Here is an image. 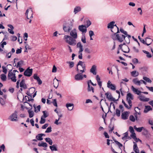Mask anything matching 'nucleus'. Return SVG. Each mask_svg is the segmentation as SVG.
<instances>
[{
	"instance_id": "obj_1",
	"label": "nucleus",
	"mask_w": 153,
	"mask_h": 153,
	"mask_svg": "<svg viewBox=\"0 0 153 153\" xmlns=\"http://www.w3.org/2000/svg\"><path fill=\"white\" fill-rule=\"evenodd\" d=\"M111 31L112 32L114 33L111 36L112 39L114 40H117L119 42H123L125 39L126 36L120 33L116 34L117 33L114 32L112 30H111Z\"/></svg>"
},
{
	"instance_id": "obj_2",
	"label": "nucleus",
	"mask_w": 153,
	"mask_h": 153,
	"mask_svg": "<svg viewBox=\"0 0 153 153\" xmlns=\"http://www.w3.org/2000/svg\"><path fill=\"white\" fill-rule=\"evenodd\" d=\"M63 39L66 42L70 45L74 46L76 44V39L69 35L64 36Z\"/></svg>"
},
{
	"instance_id": "obj_3",
	"label": "nucleus",
	"mask_w": 153,
	"mask_h": 153,
	"mask_svg": "<svg viewBox=\"0 0 153 153\" xmlns=\"http://www.w3.org/2000/svg\"><path fill=\"white\" fill-rule=\"evenodd\" d=\"M77 70L78 72L83 73L86 71L85 65L84 62L79 61L77 65Z\"/></svg>"
},
{
	"instance_id": "obj_4",
	"label": "nucleus",
	"mask_w": 153,
	"mask_h": 153,
	"mask_svg": "<svg viewBox=\"0 0 153 153\" xmlns=\"http://www.w3.org/2000/svg\"><path fill=\"white\" fill-rule=\"evenodd\" d=\"M121 49L122 51L124 53H127L129 52L130 49L128 46L123 43V44H121L119 45L118 49Z\"/></svg>"
},
{
	"instance_id": "obj_5",
	"label": "nucleus",
	"mask_w": 153,
	"mask_h": 153,
	"mask_svg": "<svg viewBox=\"0 0 153 153\" xmlns=\"http://www.w3.org/2000/svg\"><path fill=\"white\" fill-rule=\"evenodd\" d=\"M78 73L76 74L74 77V79L76 81L82 80L84 78H86L87 76L85 74H83L81 72H78Z\"/></svg>"
},
{
	"instance_id": "obj_6",
	"label": "nucleus",
	"mask_w": 153,
	"mask_h": 153,
	"mask_svg": "<svg viewBox=\"0 0 153 153\" xmlns=\"http://www.w3.org/2000/svg\"><path fill=\"white\" fill-rule=\"evenodd\" d=\"M8 79H11L14 82L16 81L15 74L11 72H9L8 74Z\"/></svg>"
},
{
	"instance_id": "obj_7",
	"label": "nucleus",
	"mask_w": 153,
	"mask_h": 153,
	"mask_svg": "<svg viewBox=\"0 0 153 153\" xmlns=\"http://www.w3.org/2000/svg\"><path fill=\"white\" fill-rule=\"evenodd\" d=\"M134 98L133 95L130 93H128L126 96L128 104L130 106H132V102L131 100H133Z\"/></svg>"
},
{
	"instance_id": "obj_8",
	"label": "nucleus",
	"mask_w": 153,
	"mask_h": 153,
	"mask_svg": "<svg viewBox=\"0 0 153 153\" xmlns=\"http://www.w3.org/2000/svg\"><path fill=\"white\" fill-rule=\"evenodd\" d=\"M17 112L15 111L9 117V119L12 121H16L17 120Z\"/></svg>"
},
{
	"instance_id": "obj_9",
	"label": "nucleus",
	"mask_w": 153,
	"mask_h": 153,
	"mask_svg": "<svg viewBox=\"0 0 153 153\" xmlns=\"http://www.w3.org/2000/svg\"><path fill=\"white\" fill-rule=\"evenodd\" d=\"M70 36L74 38L75 39L77 38V31L76 28H74L70 32Z\"/></svg>"
},
{
	"instance_id": "obj_10",
	"label": "nucleus",
	"mask_w": 153,
	"mask_h": 153,
	"mask_svg": "<svg viewBox=\"0 0 153 153\" xmlns=\"http://www.w3.org/2000/svg\"><path fill=\"white\" fill-rule=\"evenodd\" d=\"M114 26H115L117 29V31L116 33H119V28L116 25H115L114 22L112 21L108 23V25L107 28L112 29Z\"/></svg>"
},
{
	"instance_id": "obj_11",
	"label": "nucleus",
	"mask_w": 153,
	"mask_h": 153,
	"mask_svg": "<svg viewBox=\"0 0 153 153\" xmlns=\"http://www.w3.org/2000/svg\"><path fill=\"white\" fill-rule=\"evenodd\" d=\"M73 27V25L72 24L67 25L66 26H64L63 28L65 32L69 33L72 30Z\"/></svg>"
},
{
	"instance_id": "obj_12",
	"label": "nucleus",
	"mask_w": 153,
	"mask_h": 153,
	"mask_svg": "<svg viewBox=\"0 0 153 153\" xmlns=\"http://www.w3.org/2000/svg\"><path fill=\"white\" fill-rule=\"evenodd\" d=\"M107 87L112 90L115 91L116 89L115 85L112 84L110 80H109L107 83Z\"/></svg>"
},
{
	"instance_id": "obj_13",
	"label": "nucleus",
	"mask_w": 153,
	"mask_h": 153,
	"mask_svg": "<svg viewBox=\"0 0 153 153\" xmlns=\"http://www.w3.org/2000/svg\"><path fill=\"white\" fill-rule=\"evenodd\" d=\"M105 95L106 98L110 101L115 102L118 100V99L115 100L114 98L113 97L111 94L110 93L107 92L106 93Z\"/></svg>"
},
{
	"instance_id": "obj_14",
	"label": "nucleus",
	"mask_w": 153,
	"mask_h": 153,
	"mask_svg": "<svg viewBox=\"0 0 153 153\" xmlns=\"http://www.w3.org/2000/svg\"><path fill=\"white\" fill-rule=\"evenodd\" d=\"M32 69L28 68L25 71L24 75L26 76H30L32 75Z\"/></svg>"
},
{
	"instance_id": "obj_15",
	"label": "nucleus",
	"mask_w": 153,
	"mask_h": 153,
	"mask_svg": "<svg viewBox=\"0 0 153 153\" xmlns=\"http://www.w3.org/2000/svg\"><path fill=\"white\" fill-rule=\"evenodd\" d=\"M129 112L126 111L123 112L121 114V118L124 120H126L128 118Z\"/></svg>"
},
{
	"instance_id": "obj_16",
	"label": "nucleus",
	"mask_w": 153,
	"mask_h": 153,
	"mask_svg": "<svg viewBox=\"0 0 153 153\" xmlns=\"http://www.w3.org/2000/svg\"><path fill=\"white\" fill-rule=\"evenodd\" d=\"M87 27L85 25H82L78 26L79 30L82 33H86L87 31Z\"/></svg>"
},
{
	"instance_id": "obj_17",
	"label": "nucleus",
	"mask_w": 153,
	"mask_h": 153,
	"mask_svg": "<svg viewBox=\"0 0 153 153\" xmlns=\"http://www.w3.org/2000/svg\"><path fill=\"white\" fill-rule=\"evenodd\" d=\"M29 12V15L30 16V18H33L32 9L31 8H30L29 9H28L26 10L25 14L27 19H29V18L28 17V13Z\"/></svg>"
},
{
	"instance_id": "obj_18",
	"label": "nucleus",
	"mask_w": 153,
	"mask_h": 153,
	"mask_svg": "<svg viewBox=\"0 0 153 153\" xmlns=\"http://www.w3.org/2000/svg\"><path fill=\"white\" fill-rule=\"evenodd\" d=\"M134 129L138 132H141L142 130L144 131L146 133L147 132V130L144 127H141L139 128H137L136 126H134Z\"/></svg>"
},
{
	"instance_id": "obj_19",
	"label": "nucleus",
	"mask_w": 153,
	"mask_h": 153,
	"mask_svg": "<svg viewBox=\"0 0 153 153\" xmlns=\"http://www.w3.org/2000/svg\"><path fill=\"white\" fill-rule=\"evenodd\" d=\"M142 79L139 80L137 78H135L133 79L132 82L136 85L140 86L141 84Z\"/></svg>"
},
{
	"instance_id": "obj_20",
	"label": "nucleus",
	"mask_w": 153,
	"mask_h": 153,
	"mask_svg": "<svg viewBox=\"0 0 153 153\" xmlns=\"http://www.w3.org/2000/svg\"><path fill=\"white\" fill-rule=\"evenodd\" d=\"M131 89L134 93L138 95H140L141 93L142 92L135 88L133 85L131 86Z\"/></svg>"
},
{
	"instance_id": "obj_21",
	"label": "nucleus",
	"mask_w": 153,
	"mask_h": 153,
	"mask_svg": "<svg viewBox=\"0 0 153 153\" xmlns=\"http://www.w3.org/2000/svg\"><path fill=\"white\" fill-rule=\"evenodd\" d=\"M97 66L95 65H93L92 66L90 70V72L92 73L94 75H95L97 74L96 71Z\"/></svg>"
},
{
	"instance_id": "obj_22",
	"label": "nucleus",
	"mask_w": 153,
	"mask_h": 153,
	"mask_svg": "<svg viewBox=\"0 0 153 153\" xmlns=\"http://www.w3.org/2000/svg\"><path fill=\"white\" fill-rule=\"evenodd\" d=\"M77 47L79 49V53L82 52L83 51V46L80 42H78L76 45Z\"/></svg>"
},
{
	"instance_id": "obj_23",
	"label": "nucleus",
	"mask_w": 153,
	"mask_h": 153,
	"mask_svg": "<svg viewBox=\"0 0 153 153\" xmlns=\"http://www.w3.org/2000/svg\"><path fill=\"white\" fill-rule=\"evenodd\" d=\"M138 98L140 100L142 101L143 102H147L149 100V98H146L143 95H139Z\"/></svg>"
},
{
	"instance_id": "obj_24",
	"label": "nucleus",
	"mask_w": 153,
	"mask_h": 153,
	"mask_svg": "<svg viewBox=\"0 0 153 153\" xmlns=\"http://www.w3.org/2000/svg\"><path fill=\"white\" fill-rule=\"evenodd\" d=\"M65 105L68 110L69 111L72 110L74 108V105L72 103H67Z\"/></svg>"
},
{
	"instance_id": "obj_25",
	"label": "nucleus",
	"mask_w": 153,
	"mask_h": 153,
	"mask_svg": "<svg viewBox=\"0 0 153 153\" xmlns=\"http://www.w3.org/2000/svg\"><path fill=\"white\" fill-rule=\"evenodd\" d=\"M33 78L34 79L36 80L37 81L39 85H40L42 84V81L41 80L39 77L37 76L36 74H35L34 75Z\"/></svg>"
},
{
	"instance_id": "obj_26",
	"label": "nucleus",
	"mask_w": 153,
	"mask_h": 153,
	"mask_svg": "<svg viewBox=\"0 0 153 153\" xmlns=\"http://www.w3.org/2000/svg\"><path fill=\"white\" fill-rule=\"evenodd\" d=\"M146 42V45L147 46L150 45L152 42L153 40L148 37L145 39Z\"/></svg>"
},
{
	"instance_id": "obj_27",
	"label": "nucleus",
	"mask_w": 153,
	"mask_h": 153,
	"mask_svg": "<svg viewBox=\"0 0 153 153\" xmlns=\"http://www.w3.org/2000/svg\"><path fill=\"white\" fill-rule=\"evenodd\" d=\"M133 143L134 144L133 146V149L134 152L136 153H140L138 147H137L136 143L134 142Z\"/></svg>"
},
{
	"instance_id": "obj_28",
	"label": "nucleus",
	"mask_w": 153,
	"mask_h": 153,
	"mask_svg": "<svg viewBox=\"0 0 153 153\" xmlns=\"http://www.w3.org/2000/svg\"><path fill=\"white\" fill-rule=\"evenodd\" d=\"M81 8L80 7L78 6H76L74 8V12L75 14H76L78 12L81 11Z\"/></svg>"
},
{
	"instance_id": "obj_29",
	"label": "nucleus",
	"mask_w": 153,
	"mask_h": 153,
	"mask_svg": "<svg viewBox=\"0 0 153 153\" xmlns=\"http://www.w3.org/2000/svg\"><path fill=\"white\" fill-rule=\"evenodd\" d=\"M53 86L54 88H57L59 85V80L55 78L53 80Z\"/></svg>"
},
{
	"instance_id": "obj_30",
	"label": "nucleus",
	"mask_w": 153,
	"mask_h": 153,
	"mask_svg": "<svg viewBox=\"0 0 153 153\" xmlns=\"http://www.w3.org/2000/svg\"><path fill=\"white\" fill-rule=\"evenodd\" d=\"M49 148L52 152L58 150L57 145H56L54 144L50 146Z\"/></svg>"
},
{
	"instance_id": "obj_31",
	"label": "nucleus",
	"mask_w": 153,
	"mask_h": 153,
	"mask_svg": "<svg viewBox=\"0 0 153 153\" xmlns=\"http://www.w3.org/2000/svg\"><path fill=\"white\" fill-rule=\"evenodd\" d=\"M20 86L22 88L25 89L27 88V87L25 84L24 80H22L21 82H20Z\"/></svg>"
},
{
	"instance_id": "obj_32",
	"label": "nucleus",
	"mask_w": 153,
	"mask_h": 153,
	"mask_svg": "<svg viewBox=\"0 0 153 153\" xmlns=\"http://www.w3.org/2000/svg\"><path fill=\"white\" fill-rule=\"evenodd\" d=\"M139 110H140V109L137 107H136L135 108V111L136 112V113L135 114V117H136V120H138L137 117V114H138L139 115H140L141 114V113H140V111L139 112H138V110L139 111Z\"/></svg>"
},
{
	"instance_id": "obj_33",
	"label": "nucleus",
	"mask_w": 153,
	"mask_h": 153,
	"mask_svg": "<svg viewBox=\"0 0 153 153\" xmlns=\"http://www.w3.org/2000/svg\"><path fill=\"white\" fill-rule=\"evenodd\" d=\"M152 110V108L149 105L145 106L144 110V112L146 113L149 111Z\"/></svg>"
},
{
	"instance_id": "obj_34",
	"label": "nucleus",
	"mask_w": 153,
	"mask_h": 153,
	"mask_svg": "<svg viewBox=\"0 0 153 153\" xmlns=\"http://www.w3.org/2000/svg\"><path fill=\"white\" fill-rule=\"evenodd\" d=\"M131 75L133 77H137L139 75V72L136 71H132L131 72Z\"/></svg>"
},
{
	"instance_id": "obj_35",
	"label": "nucleus",
	"mask_w": 153,
	"mask_h": 153,
	"mask_svg": "<svg viewBox=\"0 0 153 153\" xmlns=\"http://www.w3.org/2000/svg\"><path fill=\"white\" fill-rule=\"evenodd\" d=\"M45 141L48 143L49 144L51 145H52L53 144V141L50 138L47 137L45 138Z\"/></svg>"
},
{
	"instance_id": "obj_36",
	"label": "nucleus",
	"mask_w": 153,
	"mask_h": 153,
	"mask_svg": "<svg viewBox=\"0 0 153 153\" xmlns=\"http://www.w3.org/2000/svg\"><path fill=\"white\" fill-rule=\"evenodd\" d=\"M38 146H42L44 148H46L47 147V144L46 143H44L42 142L41 143H39Z\"/></svg>"
},
{
	"instance_id": "obj_37",
	"label": "nucleus",
	"mask_w": 153,
	"mask_h": 153,
	"mask_svg": "<svg viewBox=\"0 0 153 153\" xmlns=\"http://www.w3.org/2000/svg\"><path fill=\"white\" fill-rule=\"evenodd\" d=\"M0 78L3 81H5L7 79V76L6 75L4 74H2L0 75Z\"/></svg>"
},
{
	"instance_id": "obj_38",
	"label": "nucleus",
	"mask_w": 153,
	"mask_h": 153,
	"mask_svg": "<svg viewBox=\"0 0 153 153\" xmlns=\"http://www.w3.org/2000/svg\"><path fill=\"white\" fill-rule=\"evenodd\" d=\"M43 136V134H39L36 136V138L39 140H42L43 139L42 137Z\"/></svg>"
},
{
	"instance_id": "obj_39",
	"label": "nucleus",
	"mask_w": 153,
	"mask_h": 153,
	"mask_svg": "<svg viewBox=\"0 0 153 153\" xmlns=\"http://www.w3.org/2000/svg\"><path fill=\"white\" fill-rule=\"evenodd\" d=\"M143 79L145 81L149 83H151L152 82V80L146 76H143Z\"/></svg>"
},
{
	"instance_id": "obj_40",
	"label": "nucleus",
	"mask_w": 153,
	"mask_h": 153,
	"mask_svg": "<svg viewBox=\"0 0 153 153\" xmlns=\"http://www.w3.org/2000/svg\"><path fill=\"white\" fill-rule=\"evenodd\" d=\"M88 91L91 92L92 91V93H94V88L92 87V86H90V85L88 83Z\"/></svg>"
},
{
	"instance_id": "obj_41",
	"label": "nucleus",
	"mask_w": 153,
	"mask_h": 153,
	"mask_svg": "<svg viewBox=\"0 0 153 153\" xmlns=\"http://www.w3.org/2000/svg\"><path fill=\"white\" fill-rule=\"evenodd\" d=\"M33 107L35 108V112H39L41 106L40 105H39L36 107L34 105H33Z\"/></svg>"
},
{
	"instance_id": "obj_42",
	"label": "nucleus",
	"mask_w": 153,
	"mask_h": 153,
	"mask_svg": "<svg viewBox=\"0 0 153 153\" xmlns=\"http://www.w3.org/2000/svg\"><path fill=\"white\" fill-rule=\"evenodd\" d=\"M28 112L29 114V117L30 118H31L33 117L34 115V112L33 111L31 110V109L28 110Z\"/></svg>"
},
{
	"instance_id": "obj_43",
	"label": "nucleus",
	"mask_w": 153,
	"mask_h": 153,
	"mask_svg": "<svg viewBox=\"0 0 153 153\" xmlns=\"http://www.w3.org/2000/svg\"><path fill=\"white\" fill-rule=\"evenodd\" d=\"M84 51L86 53H91L92 52V50L87 48L85 49Z\"/></svg>"
},
{
	"instance_id": "obj_44",
	"label": "nucleus",
	"mask_w": 153,
	"mask_h": 153,
	"mask_svg": "<svg viewBox=\"0 0 153 153\" xmlns=\"http://www.w3.org/2000/svg\"><path fill=\"white\" fill-rule=\"evenodd\" d=\"M116 115L118 117H120V111L118 109H116Z\"/></svg>"
},
{
	"instance_id": "obj_45",
	"label": "nucleus",
	"mask_w": 153,
	"mask_h": 153,
	"mask_svg": "<svg viewBox=\"0 0 153 153\" xmlns=\"http://www.w3.org/2000/svg\"><path fill=\"white\" fill-rule=\"evenodd\" d=\"M120 31L123 34H124V35H127V32L124 30L122 28H121L120 29Z\"/></svg>"
},
{
	"instance_id": "obj_46",
	"label": "nucleus",
	"mask_w": 153,
	"mask_h": 153,
	"mask_svg": "<svg viewBox=\"0 0 153 153\" xmlns=\"http://www.w3.org/2000/svg\"><path fill=\"white\" fill-rule=\"evenodd\" d=\"M42 113H43V115L42 116H43V118L44 117L45 118L48 116V114L47 111H42Z\"/></svg>"
},
{
	"instance_id": "obj_47",
	"label": "nucleus",
	"mask_w": 153,
	"mask_h": 153,
	"mask_svg": "<svg viewBox=\"0 0 153 153\" xmlns=\"http://www.w3.org/2000/svg\"><path fill=\"white\" fill-rule=\"evenodd\" d=\"M45 119L43 118V116H41V120L39 122V123L41 124H43L45 123Z\"/></svg>"
},
{
	"instance_id": "obj_48",
	"label": "nucleus",
	"mask_w": 153,
	"mask_h": 153,
	"mask_svg": "<svg viewBox=\"0 0 153 153\" xmlns=\"http://www.w3.org/2000/svg\"><path fill=\"white\" fill-rule=\"evenodd\" d=\"M66 63L69 64V66L70 68H72L74 66V63L73 62H67Z\"/></svg>"
},
{
	"instance_id": "obj_49",
	"label": "nucleus",
	"mask_w": 153,
	"mask_h": 153,
	"mask_svg": "<svg viewBox=\"0 0 153 153\" xmlns=\"http://www.w3.org/2000/svg\"><path fill=\"white\" fill-rule=\"evenodd\" d=\"M132 49L133 51L136 53H138L139 52V49L135 46L132 47Z\"/></svg>"
},
{
	"instance_id": "obj_50",
	"label": "nucleus",
	"mask_w": 153,
	"mask_h": 153,
	"mask_svg": "<svg viewBox=\"0 0 153 153\" xmlns=\"http://www.w3.org/2000/svg\"><path fill=\"white\" fill-rule=\"evenodd\" d=\"M129 119L131 121L134 122L136 120V118H135L133 116L131 115L129 116Z\"/></svg>"
},
{
	"instance_id": "obj_51",
	"label": "nucleus",
	"mask_w": 153,
	"mask_h": 153,
	"mask_svg": "<svg viewBox=\"0 0 153 153\" xmlns=\"http://www.w3.org/2000/svg\"><path fill=\"white\" fill-rule=\"evenodd\" d=\"M25 99L27 101H31L33 102V99L30 98V99L29 97L27 96H26L25 97Z\"/></svg>"
},
{
	"instance_id": "obj_52",
	"label": "nucleus",
	"mask_w": 153,
	"mask_h": 153,
	"mask_svg": "<svg viewBox=\"0 0 153 153\" xmlns=\"http://www.w3.org/2000/svg\"><path fill=\"white\" fill-rule=\"evenodd\" d=\"M23 62L22 61H21L17 63L16 67L18 68L20 67L23 64Z\"/></svg>"
},
{
	"instance_id": "obj_53",
	"label": "nucleus",
	"mask_w": 153,
	"mask_h": 153,
	"mask_svg": "<svg viewBox=\"0 0 153 153\" xmlns=\"http://www.w3.org/2000/svg\"><path fill=\"white\" fill-rule=\"evenodd\" d=\"M51 127H48L45 131L46 133H49L51 131Z\"/></svg>"
},
{
	"instance_id": "obj_54",
	"label": "nucleus",
	"mask_w": 153,
	"mask_h": 153,
	"mask_svg": "<svg viewBox=\"0 0 153 153\" xmlns=\"http://www.w3.org/2000/svg\"><path fill=\"white\" fill-rule=\"evenodd\" d=\"M122 103L124 105H125V106L128 109H130L131 108V106H130V105H129V106H128L126 103L124 101H123V100L122 101Z\"/></svg>"
},
{
	"instance_id": "obj_55",
	"label": "nucleus",
	"mask_w": 153,
	"mask_h": 153,
	"mask_svg": "<svg viewBox=\"0 0 153 153\" xmlns=\"http://www.w3.org/2000/svg\"><path fill=\"white\" fill-rule=\"evenodd\" d=\"M1 44L0 45V46L2 48H4V45H6L7 43L5 42H1Z\"/></svg>"
},
{
	"instance_id": "obj_56",
	"label": "nucleus",
	"mask_w": 153,
	"mask_h": 153,
	"mask_svg": "<svg viewBox=\"0 0 153 153\" xmlns=\"http://www.w3.org/2000/svg\"><path fill=\"white\" fill-rule=\"evenodd\" d=\"M115 142L120 148H121L123 147L122 144L118 141H115Z\"/></svg>"
},
{
	"instance_id": "obj_57",
	"label": "nucleus",
	"mask_w": 153,
	"mask_h": 153,
	"mask_svg": "<svg viewBox=\"0 0 153 153\" xmlns=\"http://www.w3.org/2000/svg\"><path fill=\"white\" fill-rule=\"evenodd\" d=\"M87 27H88L91 24V22L90 20H88L86 21Z\"/></svg>"
},
{
	"instance_id": "obj_58",
	"label": "nucleus",
	"mask_w": 153,
	"mask_h": 153,
	"mask_svg": "<svg viewBox=\"0 0 153 153\" xmlns=\"http://www.w3.org/2000/svg\"><path fill=\"white\" fill-rule=\"evenodd\" d=\"M81 41L84 43H86V39L85 36H83L81 38Z\"/></svg>"
},
{
	"instance_id": "obj_59",
	"label": "nucleus",
	"mask_w": 153,
	"mask_h": 153,
	"mask_svg": "<svg viewBox=\"0 0 153 153\" xmlns=\"http://www.w3.org/2000/svg\"><path fill=\"white\" fill-rule=\"evenodd\" d=\"M3 69V72L5 74H6L7 73V69L6 67L3 66L2 67Z\"/></svg>"
},
{
	"instance_id": "obj_60",
	"label": "nucleus",
	"mask_w": 153,
	"mask_h": 153,
	"mask_svg": "<svg viewBox=\"0 0 153 153\" xmlns=\"http://www.w3.org/2000/svg\"><path fill=\"white\" fill-rule=\"evenodd\" d=\"M146 87L150 91L153 92V87H149L148 86H146Z\"/></svg>"
},
{
	"instance_id": "obj_61",
	"label": "nucleus",
	"mask_w": 153,
	"mask_h": 153,
	"mask_svg": "<svg viewBox=\"0 0 153 153\" xmlns=\"http://www.w3.org/2000/svg\"><path fill=\"white\" fill-rule=\"evenodd\" d=\"M59 120L56 119L55 121L54 122V124L57 125H59L61 124L62 123L61 122H58Z\"/></svg>"
},
{
	"instance_id": "obj_62",
	"label": "nucleus",
	"mask_w": 153,
	"mask_h": 153,
	"mask_svg": "<svg viewBox=\"0 0 153 153\" xmlns=\"http://www.w3.org/2000/svg\"><path fill=\"white\" fill-rule=\"evenodd\" d=\"M132 62L135 64H137L138 63V60L137 59L134 58L132 59Z\"/></svg>"
},
{
	"instance_id": "obj_63",
	"label": "nucleus",
	"mask_w": 153,
	"mask_h": 153,
	"mask_svg": "<svg viewBox=\"0 0 153 153\" xmlns=\"http://www.w3.org/2000/svg\"><path fill=\"white\" fill-rule=\"evenodd\" d=\"M129 131L131 133H133V132H134V129L132 127V126H130L129 128Z\"/></svg>"
},
{
	"instance_id": "obj_64",
	"label": "nucleus",
	"mask_w": 153,
	"mask_h": 153,
	"mask_svg": "<svg viewBox=\"0 0 153 153\" xmlns=\"http://www.w3.org/2000/svg\"><path fill=\"white\" fill-rule=\"evenodd\" d=\"M57 68L55 65H54L53 67V68L52 70V72L53 73H55L56 72Z\"/></svg>"
}]
</instances>
